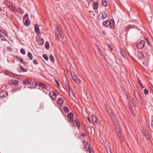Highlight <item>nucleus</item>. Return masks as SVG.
Returning a JSON list of instances; mask_svg holds the SVG:
<instances>
[{
  "label": "nucleus",
  "mask_w": 153,
  "mask_h": 153,
  "mask_svg": "<svg viewBox=\"0 0 153 153\" xmlns=\"http://www.w3.org/2000/svg\"><path fill=\"white\" fill-rule=\"evenodd\" d=\"M149 39L147 38L145 39V40H140L137 46L138 48L142 49L145 46L146 44L149 45Z\"/></svg>",
  "instance_id": "f257e3e1"
},
{
  "label": "nucleus",
  "mask_w": 153,
  "mask_h": 153,
  "mask_svg": "<svg viewBox=\"0 0 153 153\" xmlns=\"http://www.w3.org/2000/svg\"><path fill=\"white\" fill-rule=\"evenodd\" d=\"M43 58H45L46 60L47 61L48 60V58L47 55L46 54H44L43 55Z\"/></svg>",
  "instance_id": "f704fd0d"
},
{
  "label": "nucleus",
  "mask_w": 153,
  "mask_h": 153,
  "mask_svg": "<svg viewBox=\"0 0 153 153\" xmlns=\"http://www.w3.org/2000/svg\"><path fill=\"white\" fill-rule=\"evenodd\" d=\"M16 58V60L17 61L19 60L22 64H25V62L23 61V59L22 58L18 56H17Z\"/></svg>",
  "instance_id": "393cba45"
},
{
  "label": "nucleus",
  "mask_w": 153,
  "mask_h": 153,
  "mask_svg": "<svg viewBox=\"0 0 153 153\" xmlns=\"http://www.w3.org/2000/svg\"><path fill=\"white\" fill-rule=\"evenodd\" d=\"M33 63L35 65H38V63L36 59H34L33 61Z\"/></svg>",
  "instance_id": "ea45409f"
},
{
  "label": "nucleus",
  "mask_w": 153,
  "mask_h": 153,
  "mask_svg": "<svg viewBox=\"0 0 153 153\" xmlns=\"http://www.w3.org/2000/svg\"><path fill=\"white\" fill-rule=\"evenodd\" d=\"M108 20L105 21H103L102 22L103 25L106 27H107L108 26Z\"/></svg>",
  "instance_id": "bb28decb"
},
{
  "label": "nucleus",
  "mask_w": 153,
  "mask_h": 153,
  "mask_svg": "<svg viewBox=\"0 0 153 153\" xmlns=\"http://www.w3.org/2000/svg\"><path fill=\"white\" fill-rule=\"evenodd\" d=\"M92 151H91V152H89V153H92Z\"/></svg>",
  "instance_id": "603ef678"
},
{
  "label": "nucleus",
  "mask_w": 153,
  "mask_h": 153,
  "mask_svg": "<svg viewBox=\"0 0 153 153\" xmlns=\"http://www.w3.org/2000/svg\"><path fill=\"white\" fill-rule=\"evenodd\" d=\"M20 52L21 53L23 54H25V50L23 48H22L21 49Z\"/></svg>",
  "instance_id": "c9c22d12"
},
{
  "label": "nucleus",
  "mask_w": 153,
  "mask_h": 153,
  "mask_svg": "<svg viewBox=\"0 0 153 153\" xmlns=\"http://www.w3.org/2000/svg\"><path fill=\"white\" fill-rule=\"evenodd\" d=\"M59 36H60L62 39H64V36L62 34V33Z\"/></svg>",
  "instance_id": "c03bdc74"
},
{
  "label": "nucleus",
  "mask_w": 153,
  "mask_h": 153,
  "mask_svg": "<svg viewBox=\"0 0 153 153\" xmlns=\"http://www.w3.org/2000/svg\"><path fill=\"white\" fill-rule=\"evenodd\" d=\"M7 49L8 50H11V51L12 50V49L10 47H8V48H7Z\"/></svg>",
  "instance_id": "de8ad7c7"
},
{
  "label": "nucleus",
  "mask_w": 153,
  "mask_h": 153,
  "mask_svg": "<svg viewBox=\"0 0 153 153\" xmlns=\"http://www.w3.org/2000/svg\"><path fill=\"white\" fill-rule=\"evenodd\" d=\"M102 4L104 6L106 7L108 6V4L107 1L105 0H102Z\"/></svg>",
  "instance_id": "a878e982"
},
{
  "label": "nucleus",
  "mask_w": 153,
  "mask_h": 153,
  "mask_svg": "<svg viewBox=\"0 0 153 153\" xmlns=\"http://www.w3.org/2000/svg\"><path fill=\"white\" fill-rule=\"evenodd\" d=\"M39 87L44 88V89H47V86H46L43 83H40L39 84Z\"/></svg>",
  "instance_id": "b1692460"
},
{
  "label": "nucleus",
  "mask_w": 153,
  "mask_h": 153,
  "mask_svg": "<svg viewBox=\"0 0 153 153\" xmlns=\"http://www.w3.org/2000/svg\"><path fill=\"white\" fill-rule=\"evenodd\" d=\"M81 134L82 137H85L86 135L84 133H82Z\"/></svg>",
  "instance_id": "49530a36"
},
{
  "label": "nucleus",
  "mask_w": 153,
  "mask_h": 153,
  "mask_svg": "<svg viewBox=\"0 0 153 153\" xmlns=\"http://www.w3.org/2000/svg\"><path fill=\"white\" fill-rule=\"evenodd\" d=\"M35 31L36 33H37L38 35H39L41 34V33L37 24H36L35 25Z\"/></svg>",
  "instance_id": "ddd939ff"
},
{
  "label": "nucleus",
  "mask_w": 153,
  "mask_h": 153,
  "mask_svg": "<svg viewBox=\"0 0 153 153\" xmlns=\"http://www.w3.org/2000/svg\"><path fill=\"white\" fill-rule=\"evenodd\" d=\"M93 121L95 122L96 123H98V119L94 115H93L92 117Z\"/></svg>",
  "instance_id": "5701e85b"
},
{
  "label": "nucleus",
  "mask_w": 153,
  "mask_h": 153,
  "mask_svg": "<svg viewBox=\"0 0 153 153\" xmlns=\"http://www.w3.org/2000/svg\"><path fill=\"white\" fill-rule=\"evenodd\" d=\"M143 133L144 136L146 137L147 139H148L149 138V136L148 134V132L146 131V130L144 128H143Z\"/></svg>",
  "instance_id": "2eb2a0df"
},
{
  "label": "nucleus",
  "mask_w": 153,
  "mask_h": 153,
  "mask_svg": "<svg viewBox=\"0 0 153 153\" xmlns=\"http://www.w3.org/2000/svg\"><path fill=\"white\" fill-rule=\"evenodd\" d=\"M20 68L23 72H26L27 71V70L22 66H20Z\"/></svg>",
  "instance_id": "72a5a7b5"
},
{
  "label": "nucleus",
  "mask_w": 153,
  "mask_h": 153,
  "mask_svg": "<svg viewBox=\"0 0 153 153\" xmlns=\"http://www.w3.org/2000/svg\"><path fill=\"white\" fill-rule=\"evenodd\" d=\"M85 145V150L86 151H88L89 152H91V151H92V149L89 146V144L88 143V142H86V144H85V143H83Z\"/></svg>",
  "instance_id": "6e6552de"
},
{
  "label": "nucleus",
  "mask_w": 153,
  "mask_h": 153,
  "mask_svg": "<svg viewBox=\"0 0 153 153\" xmlns=\"http://www.w3.org/2000/svg\"><path fill=\"white\" fill-rule=\"evenodd\" d=\"M138 56L139 59H141L144 58L143 53L141 52H139L138 53Z\"/></svg>",
  "instance_id": "412c9836"
},
{
  "label": "nucleus",
  "mask_w": 153,
  "mask_h": 153,
  "mask_svg": "<svg viewBox=\"0 0 153 153\" xmlns=\"http://www.w3.org/2000/svg\"><path fill=\"white\" fill-rule=\"evenodd\" d=\"M87 1H88L89 3H90V1H91V0H86Z\"/></svg>",
  "instance_id": "8fccbe9b"
},
{
  "label": "nucleus",
  "mask_w": 153,
  "mask_h": 153,
  "mask_svg": "<svg viewBox=\"0 0 153 153\" xmlns=\"http://www.w3.org/2000/svg\"><path fill=\"white\" fill-rule=\"evenodd\" d=\"M63 109L64 111L67 113L68 112L69 110V108L68 107L66 106H64L63 107Z\"/></svg>",
  "instance_id": "2f4dec72"
},
{
  "label": "nucleus",
  "mask_w": 153,
  "mask_h": 153,
  "mask_svg": "<svg viewBox=\"0 0 153 153\" xmlns=\"http://www.w3.org/2000/svg\"><path fill=\"white\" fill-rule=\"evenodd\" d=\"M37 40V42L40 45H42L44 43V39H43L40 38L39 36H38L36 38Z\"/></svg>",
  "instance_id": "9b49d317"
},
{
  "label": "nucleus",
  "mask_w": 153,
  "mask_h": 153,
  "mask_svg": "<svg viewBox=\"0 0 153 153\" xmlns=\"http://www.w3.org/2000/svg\"><path fill=\"white\" fill-rule=\"evenodd\" d=\"M76 123L78 128V129L80 127V125L79 121L78 120H76Z\"/></svg>",
  "instance_id": "c85d7f7f"
},
{
  "label": "nucleus",
  "mask_w": 153,
  "mask_h": 153,
  "mask_svg": "<svg viewBox=\"0 0 153 153\" xmlns=\"http://www.w3.org/2000/svg\"><path fill=\"white\" fill-rule=\"evenodd\" d=\"M45 48L47 49H48L50 48L49 42L48 41L46 42L45 44Z\"/></svg>",
  "instance_id": "cd10ccee"
},
{
  "label": "nucleus",
  "mask_w": 153,
  "mask_h": 153,
  "mask_svg": "<svg viewBox=\"0 0 153 153\" xmlns=\"http://www.w3.org/2000/svg\"><path fill=\"white\" fill-rule=\"evenodd\" d=\"M55 81L57 84L59 86H60L59 83V82L57 80H55Z\"/></svg>",
  "instance_id": "37998d69"
},
{
  "label": "nucleus",
  "mask_w": 153,
  "mask_h": 153,
  "mask_svg": "<svg viewBox=\"0 0 153 153\" xmlns=\"http://www.w3.org/2000/svg\"><path fill=\"white\" fill-rule=\"evenodd\" d=\"M68 91L69 93V96L70 97H74L73 90L71 88H69L68 89Z\"/></svg>",
  "instance_id": "dca6fc26"
},
{
  "label": "nucleus",
  "mask_w": 153,
  "mask_h": 153,
  "mask_svg": "<svg viewBox=\"0 0 153 153\" xmlns=\"http://www.w3.org/2000/svg\"><path fill=\"white\" fill-rule=\"evenodd\" d=\"M98 3L97 2H95L93 4V8L94 10L97 9L98 7Z\"/></svg>",
  "instance_id": "6ab92c4d"
},
{
  "label": "nucleus",
  "mask_w": 153,
  "mask_h": 153,
  "mask_svg": "<svg viewBox=\"0 0 153 153\" xmlns=\"http://www.w3.org/2000/svg\"><path fill=\"white\" fill-rule=\"evenodd\" d=\"M0 36H1V39L3 40V41H5V40H6V39H5V37H4V36L3 35H2L1 34L0 35Z\"/></svg>",
  "instance_id": "58836bf2"
},
{
  "label": "nucleus",
  "mask_w": 153,
  "mask_h": 153,
  "mask_svg": "<svg viewBox=\"0 0 153 153\" xmlns=\"http://www.w3.org/2000/svg\"><path fill=\"white\" fill-rule=\"evenodd\" d=\"M135 96L137 99L140 102H141V97L140 94L138 93L135 95Z\"/></svg>",
  "instance_id": "f3484780"
},
{
  "label": "nucleus",
  "mask_w": 153,
  "mask_h": 153,
  "mask_svg": "<svg viewBox=\"0 0 153 153\" xmlns=\"http://www.w3.org/2000/svg\"><path fill=\"white\" fill-rule=\"evenodd\" d=\"M107 17V14L105 12H103L100 13L97 16V18L99 20L102 19V20L106 18Z\"/></svg>",
  "instance_id": "7ed1b4c3"
},
{
  "label": "nucleus",
  "mask_w": 153,
  "mask_h": 153,
  "mask_svg": "<svg viewBox=\"0 0 153 153\" xmlns=\"http://www.w3.org/2000/svg\"><path fill=\"white\" fill-rule=\"evenodd\" d=\"M87 119L90 122V123H91V120H90V119H89V117H87Z\"/></svg>",
  "instance_id": "09e8293b"
},
{
  "label": "nucleus",
  "mask_w": 153,
  "mask_h": 153,
  "mask_svg": "<svg viewBox=\"0 0 153 153\" xmlns=\"http://www.w3.org/2000/svg\"><path fill=\"white\" fill-rule=\"evenodd\" d=\"M49 58L50 59V60H51V61L52 62H54V57H53V56L52 55H51L49 56Z\"/></svg>",
  "instance_id": "473e14b6"
},
{
  "label": "nucleus",
  "mask_w": 153,
  "mask_h": 153,
  "mask_svg": "<svg viewBox=\"0 0 153 153\" xmlns=\"http://www.w3.org/2000/svg\"><path fill=\"white\" fill-rule=\"evenodd\" d=\"M74 115L73 113H70L67 115V117L68 118V120L70 122L74 120V118H73Z\"/></svg>",
  "instance_id": "1a4fd4ad"
},
{
  "label": "nucleus",
  "mask_w": 153,
  "mask_h": 153,
  "mask_svg": "<svg viewBox=\"0 0 153 153\" xmlns=\"http://www.w3.org/2000/svg\"><path fill=\"white\" fill-rule=\"evenodd\" d=\"M32 82L31 79L30 78L25 79L23 81L24 84L30 85Z\"/></svg>",
  "instance_id": "9d476101"
},
{
  "label": "nucleus",
  "mask_w": 153,
  "mask_h": 153,
  "mask_svg": "<svg viewBox=\"0 0 153 153\" xmlns=\"http://www.w3.org/2000/svg\"><path fill=\"white\" fill-rule=\"evenodd\" d=\"M16 11H17L18 13H19L20 14H22L23 13V10L22 9L20 8H19L17 10H16Z\"/></svg>",
  "instance_id": "c756f323"
},
{
  "label": "nucleus",
  "mask_w": 153,
  "mask_h": 153,
  "mask_svg": "<svg viewBox=\"0 0 153 153\" xmlns=\"http://www.w3.org/2000/svg\"><path fill=\"white\" fill-rule=\"evenodd\" d=\"M151 126L152 127V128L153 129V119L152 120V122H151Z\"/></svg>",
  "instance_id": "a18cd8bd"
},
{
  "label": "nucleus",
  "mask_w": 153,
  "mask_h": 153,
  "mask_svg": "<svg viewBox=\"0 0 153 153\" xmlns=\"http://www.w3.org/2000/svg\"><path fill=\"white\" fill-rule=\"evenodd\" d=\"M1 32V30H0V32Z\"/></svg>",
  "instance_id": "5fc2aeb1"
},
{
  "label": "nucleus",
  "mask_w": 153,
  "mask_h": 153,
  "mask_svg": "<svg viewBox=\"0 0 153 153\" xmlns=\"http://www.w3.org/2000/svg\"><path fill=\"white\" fill-rule=\"evenodd\" d=\"M8 95V94L7 91L5 90L2 91L0 92V97L4 98Z\"/></svg>",
  "instance_id": "423d86ee"
},
{
  "label": "nucleus",
  "mask_w": 153,
  "mask_h": 153,
  "mask_svg": "<svg viewBox=\"0 0 153 153\" xmlns=\"http://www.w3.org/2000/svg\"><path fill=\"white\" fill-rule=\"evenodd\" d=\"M10 76H12L13 77H15L16 76V75L15 74H14L12 73H11L10 74Z\"/></svg>",
  "instance_id": "a19ab883"
},
{
  "label": "nucleus",
  "mask_w": 153,
  "mask_h": 153,
  "mask_svg": "<svg viewBox=\"0 0 153 153\" xmlns=\"http://www.w3.org/2000/svg\"><path fill=\"white\" fill-rule=\"evenodd\" d=\"M24 20L28 19V14H26L24 16Z\"/></svg>",
  "instance_id": "e433bc0d"
},
{
  "label": "nucleus",
  "mask_w": 153,
  "mask_h": 153,
  "mask_svg": "<svg viewBox=\"0 0 153 153\" xmlns=\"http://www.w3.org/2000/svg\"><path fill=\"white\" fill-rule=\"evenodd\" d=\"M1 8L0 7V12H1Z\"/></svg>",
  "instance_id": "3c124183"
},
{
  "label": "nucleus",
  "mask_w": 153,
  "mask_h": 153,
  "mask_svg": "<svg viewBox=\"0 0 153 153\" xmlns=\"http://www.w3.org/2000/svg\"><path fill=\"white\" fill-rule=\"evenodd\" d=\"M72 78L73 79L77 84H79L80 83V80L79 79H78L74 75L72 76Z\"/></svg>",
  "instance_id": "4468645a"
},
{
  "label": "nucleus",
  "mask_w": 153,
  "mask_h": 153,
  "mask_svg": "<svg viewBox=\"0 0 153 153\" xmlns=\"http://www.w3.org/2000/svg\"><path fill=\"white\" fill-rule=\"evenodd\" d=\"M144 93L146 95H147L149 94L148 90L146 89H145L144 90Z\"/></svg>",
  "instance_id": "4c0bfd02"
},
{
  "label": "nucleus",
  "mask_w": 153,
  "mask_h": 153,
  "mask_svg": "<svg viewBox=\"0 0 153 153\" xmlns=\"http://www.w3.org/2000/svg\"><path fill=\"white\" fill-rule=\"evenodd\" d=\"M8 3H9V5H8V7H9V8H10V9L11 10L15 12V11H16V8H15V7H13L12 4L11 3H10L8 1H7V4L8 5Z\"/></svg>",
  "instance_id": "f8f14e48"
},
{
  "label": "nucleus",
  "mask_w": 153,
  "mask_h": 153,
  "mask_svg": "<svg viewBox=\"0 0 153 153\" xmlns=\"http://www.w3.org/2000/svg\"><path fill=\"white\" fill-rule=\"evenodd\" d=\"M152 90H153V88H152Z\"/></svg>",
  "instance_id": "864d4df0"
},
{
  "label": "nucleus",
  "mask_w": 153,
  "mask_h": 153,
  "mask_svg": "<svg viewBox=\"0 0 153 153\" xmlns=\"http://www.w3.org/2000/svg\"><path fill=\"white\" fill-rule=\"evenodd\" d=\"M23 22L26 26H28L30 25V22L28 19L24 20Z\"/></svg>",
  "instance_id": "aec40b11"
},
{
  "label": "nucleus",
  "mask_w": 153,
  "mask_h": 153,
  "mask_svg": "<svg viewBox=\"0 0 153 153\" xmlns=\"http://www.w3.org/2000/svg\"><path fill=\"white\" fill-rule=\"evenodd\" d=\"M114 20L111 19L109 22V25L111 27L113 28L114 27Z\"/></svg>",
  "instance_id": "a211bd4d"
},
{
  "label": "nucleus",
  "mask_w": 153,
  "mask_h": 153,
  "mask_svg": "<svg viewBox=\"0 0 153 153\" xmlns=\"http://www.w3.org/2000/svg\"><path fill=\"white\" fill-rule=\"evenodd\" d=\"M28 57L31 60L33 59V56L32 55L30 52H29L28 53Z\"/></svg>",
  "instance_id": "7c9ffc66"
},
{
  "label": "nucleus",
  "mask_w": 153,
  "mask_h": 153,
  "mask_svg": "<svg viewBox=\"0 0 153 153\" xmlns=\"http://www.w3.org/2000/svg\"><path fill=\"white\" fill-rule=\"evenodd\" d=\"M56 29L57 32L56 34V38L57 40H59V36L62 33V32L61 30V29L59 28L58 26H57L56 27Z\"/></svg>",
  "instance_id": "39448f33"
},
{
  "label": "nucleus",
  "mask_w": 153,
  "mask_h": 153,
  "mask_svg": "<svg viewBox=\"0 0 153 153\" xmlns=\"http://www.w3.org/2000/svg\"><path fill=\"white\" fill-rule=\"evenodd\" d=\"M57 102L60 105H62L63 103V100L62 98H59L57 100Z\"/></svg>",
  "instance_id": "4be33fe9"
},
{
  "label": "nucleus",
  "mask_w": 153,
  "mask_h": 153,
  "mask_svg": "<svg viewBox=\"0 0 153 153\" xmlns=\"http://www.w3.org/2000/svg\"><path fill=\"white\" fill-rule=\"evenodd\" d=\"M58 94V93L56 91L55 92L51 91L49 93V95L53 100H55L56 99V96Z\"/></svg>",
  "instance_id": "20e7f679"
},
{
  "label": "nucleus",
  "mask_w": 153,
  "mask_h": 153,
  "mask_svg": "<svg viewBox=\"0 0 153 153\" xmlns=\"http://www.w3.org/2000/svg\"><path fill=\"white\" fill-rule=\"evenodd\" d=\"M19 83V82L18 80L14 79L10 80L8 82L9 84H13L15 85L16 86H18Z\"/></svg>",
  "instance_id": "0eeeda50"
},
{
  "label": "nucleus",
  "mask_w": 153,
  "mask_h": 153,
  "mask_svg": "<svg viewBox=\"0 0 153 153\" xmlns=\"http://www.w3.org/2000/svg\"><path fill=\"white\" fill-rule=\"evenodd\" d=\"M111 119L113 122L114 125L115 126V128L116 129V131L117 132V133H118L119 134H118V135L119 136V135H120L121 134V133L120 132V130L118 125V123H117V120H116V118L114 117V116L113 115L112 116Z\"/></svg>",
  "instance_id": "f03ea898"
},
{
  "label": "nucleus",
  "mask_w": 153,
  "mask_h": 153,
  "mask_svg": "<svg viewBox=\"0 0 153 153\" xmlns=\"http://www.w3.org/2000/svg\"><path fill=\"white\" fill-rule=\"evenodd\" d=\"M139 85L141 86V88H143V86L142 85L141 82H140V80H139Z\"/></svg>",
  "instance_id": "79ce46f5"
}]
</instances>
